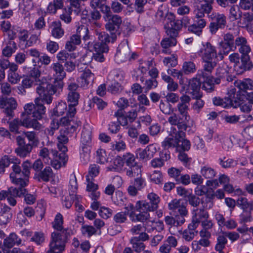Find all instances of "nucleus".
<instances>
[{"mask_svg":"<svg viewBox=\"0 0 253 253\" xmlns=\"http://www.w3.org/2000/svg\"><path fill=\"white\" fill-rule=\"evenodd\" d=\"M39 82L40 83L35 84L37 85L36 92L39 95V97L36 99L40 100V104H43L42 102H44L47 104H50L53 99L52 95L56 92L57 89L59 88L56 85V83L50 84L44 77L41 78V80Z\"/></svg>","mask_w":253,"mask_h":253,"instance_id":"1","label":"nucleus"},{"mask_svg":"<svg viewBox=\"0 0 253 253\" xmlns=\"http://www.w3.org/2000/svg\"><path fill=\"white\" fill-rule=\"evenodd\" d=\"M199 53H202V59L204 63L203 70L208 72V74L211 73L216 66V62L212 59L218 56L216 47L210 42H207L203 45V48Z\"/></svg>","mask_w":253,"mask_h":253,"instance_id":"2","label":"nucleus"},{"mask_svg":"<svg viewBox=\"0 0 253 253\" xmlns=\"http://www.w3.org/2000/svg\"><path fill=\"white\" fill-rule=\"evenodd\" d=\"M39 99H35V104L28 103L24 106V111L21 114V118H28L31 120H35L38 124H40L38 120L42 119V116L45 114V107L43 104H40Z\"/></svg>","mask_w":253,"mask_h":253,"instance_id":"3","label":"nucleus"},{"mask_svg":"<svg viewBox=\"0 0 253 253\" xmlns=\"http://www.w3.org/2000/svg\"><path fill=\"white\" fill-rule=\"evenodd\" d=\"M168 122L171 125L177 126V128L175 126L170 128L169 133L170 136H178L179 137H185L184 131L187 128L188 121H185L181 116L173 113L168 118Z\"/></svg>","mask_w":253,"mask_h":253,"instance_id":"4","label":"nucleus"},{"mask_svg":"<svg viewBox=\"0 0 253 253\" xmlns=\"http://www.w3.org/2000/svg\"><path fill=\"white\" fill-rule=\"evenodd\" d=\"M98 39L100 42H96L93 44L90 42H87L85 45H87V48H89L92 45L94 50L98 51H108L109 47L107 45L110 42H114L116 39L117 35L115 33H110V35L105 32H98L97 34Z\"/></svg>","mask_w":253,"mask_h":253,"instance_id":"5","label":"nucleus"},{"mask_svg":"<svg viewBox=\"0 0 253 253\" xmlns=\"http://www.w3.org/2000/svg\"><path fill=\"white\" fill-rule=\"evenodd\" d=\"M60 123L61 126H64V128L60 130V134L57 136L58 142L63 144H67L68 141L67 135L74 133L78 128V122L77 121H71L65 118L60 119Z\"/></svg>","mask_w":253,"mask_h":253,"instance_id":"6","label":"nucleus"},{"mask_svg":"<svg viewBox=\"0 0 253 253\" xmlns=\"http://www.w3.org/2000/svg\"><path fill=\"white\" fill-rule=\"evenodd\" d=\"M9 130L11 132L16 134L20 133L19 128L20 126H24L27 128H33L39 130L42 127L41 124H38L35 120H29L28 118L21 119L16 118L8 122Z\"/></svg>","mask_w":253,"mask_h":253,"instance_id":"7","label":"nucleus"},{"mask_svg":"<svg viewBox=\"0 0 253 253\" xmlns=\"http://www.w3.org/2000/svg\"><path fill=\"white\" fill-rule=\"evenodd\" d=\"M212 22L210 24L209 29L211 34H215L219 29H223L227 23L226 16L217 12L211 15Z\"/></svg>","mask_w":253,"mask_h":253,"instance_id":"8","label":"nucleus"},{"mask_svg":"<svg viewBox=\"0 0 253 253\" xmlns=\"http://www.w3.org/2000/svg\"><path fill=\"white\" fill-rule=\"evenodd\" d=\"M199 2H204L200 5L195 6L194 13L198 17H204L206 14L209 15L213 10L214 0H197Z\"/></svg>","mask_w":253,"mask_h":253,"instance_id":"9","label":"nucleus"},{"mask_svg":"<svg viewBox=\"0 0 253 253\" xmlns=\"http://www.w3.org/2000/svg\"><path fill=\"white\" fill-rule=\"evenodd\" d=\"M150 202H147L146 201H137L136 203V207L137 209L140 208V205H142L144 207V210L147 211H154L158 209V204L160 202V198L156 194L154 193H151L147 196Z\"/></svg>","mask_w":253,"mask_h":253,"instance_id":"10","label":"nucleus"},{"mask_svg":"<svg viewBox=\"0 0 253 253\" xmlns=\"http://www.w3.org/2000/svg\"><path fill=\"white\" fill-rule=\"evenodd\" d=\"M17 106V103L14 98L0 97V108L4 109V111L7 116L13 117L14 110L16 109Z\"/></svg>","mask_w":253,"mask_h":253,"instance_id":"11","label":"nucleus"},{"mask_svg":"<svg viewBox=\"0 0 253 253\" xmlns=\"http://www.w3.org/2000/svg\"><path fill=\"white\" fill-rule=\"evenodd\" d=\"M51 69L54 71L55 77L53 83H56V85L58 88H62L63 86L62 80L66 77V73L64 71V67L58 62L54 63L51 65Z\"/></svg>","mask_w":253,"mask_h":253,"instance_id":"12","label":"nucleus"},{"mask_svg":"<svg viewBox=\"0 0 253 253\" xmlns=\"http://www.w3.org/2000/svg\"><path fill=\"white\" fill-rule=\"evenodd\" d=\"M191 100L190 97L187 95H183L180 97V102L177 105V110L182 117L185 119V121L190 119V116L188 115L189 105Z\"/></svg>","mask_w":253,"mask_h":253,"instance_id":"13","label":"nucleus"},{"mask_svg":"<svg viewBox=\"0 0 253 253\" xmlns=\"http://www.w3.org/2000/svg\"><path fill=\"white\" fill-rule=\"evenodd\" d=\"M19 163V161L17 159H15L12 164V169L13 171L10 174V178L13 183L19 186V187L24 188L23 183L21 182L22 180H23L22 170L20 166L18 165Z\"/></svg>","mask_w":253,"mask_h":253,"instance_id":"14","label":"nucleus"},{"mask_svg":"<svg viewBox=\"0 0 253 253\" xmlns=\"http://www.w3.org/2000/svg\"><path fill=\"white\" fill-rule=\"evenodd\" d=\"M199 76L189 80L188 86V92L192 97H202V94L200 91L202 81Z\"/></svg>","mask_w":253,"mask_h":253,"instance_id":"15","label":"nucleus"},{"mask_svg":"<svg viewBox=\"0 0 253 253\" xmlns=\"http://www.w3.org/2000/svg\"><path fill=\"white\" fill-rule=\"evenodd\" d=\"M122 23V17L118 15L113 14L107 18V22L105 24L107 31L112 33L118 31Z\"/></svg>","mask_w":253,"mask_h":253,"instance_id":"16","label":"nucleus"},{"mask_svg":"<svg viewBox=\"0 0 253 253\" xmlns=\"http://www.w3.org/2000/svg\"><path fill=\"white\" fill-rule=\"evenodd\" d=\"M140 208L137 209L136 205L135 206L136 211H138V213H135L134 211H132L129 214V217L132 222H144L148 220L150 218L149 211L144 210L142 205H140Z\"/></svg>","mask_w":253,"mask_h":253,"instance_id":"17","label":"nucleus"},{"mask_svg":"<svg viewBox=\"0 0 253 253\" xmlns=\"http://www.w3.org/2000/svg\"><path fill=\"white\" fill-rule=\"evenodd\" d=\"M211 74H208V72L204 71L203 69L197 74V76H199V78H203V81H202L203 82L202 88L208 92L212 91L214 87V84L212 83V81L210 79Z\"/></svg>","mask_w":253,"mask_h":253,"instance_id":"18","label":"nucleus"},{"mask_svg":"<svg viewBox=\"0 0 253 253\" xmlns=\"http://www.w3.org/2000/svg\"><path fill=\"white\" fill-rule=\"evenodd\" d=\"M26 192L25 188L19 187L18 188L11 187L9 188L7 191L3 190L0 192V200L8 198L9 195H13L14 197H22Z\"/></svg>","mask_w":253,"mask_h":253,"instance_id":"19","label":"nucleus"},{"mask_svg":"<svg viewBox=\"0 0 253 253\" xmlns=\"http://www.w3.org/2000/svg\"><path fill=\"white\" fill-rule=\"evenodd\" d=\"M94 75L88 69H85L79 80V83L82 87H87L93 84L94 79Z\"/></svg>","mask_w":253,"mask_h":253,"instance_id":"20","label":"nucleus"},{"mask_svg":"<svg viewBox=\"0 0 253 253\" xmlns=\"http://www.w3.org/2000/svg\"><path fill=\"white\" fill-rule=\"evenodd\" d=\"M234 85L240 91L246 92L248 90L253 89V80L250 78L237 80Z\"/></svg>","mask_w":253,"mask_h":253,"instance_id":"21","label":"nucleus"},{"mask_svg":"<svg viewBox=\"0 0 253 253\" xmlns=\"http://www.w3.org/2000/svg\"><path fill=\"white\" fill-rule=\"evenodd\" d=\"M170 210L177 212L178 213L188 212L185 203L181 200L173 199L169 204Z\"/></svg>","mask_w":253,"mask_h":253,"instance_id":"22","label":"nucleus"},{"mask_svg":"<svg viewBox=\"0 0 253 253\" xmlns=\"http://www.w3.org/2000/svg\"><path fill=\"white\" fill-rule=\"evenodd\" d=\"M165 20V27H170L179 30L182 26L181 21L179 20H176L174 15L172 13H168Z\"/></svg>","mask_w":253,"mask_h":253,"instance_id":"23","label":"nucleus"},{"mask_svg":"<svg viewBox=\"0 0 253 253\" xmlns=\"http://www.w3.org/2000/svg\"><path fill=\"white\" fill-rule=\"evenodd\" d=\"M170 137H167L162 142V146L165 150L169 149L171 147H177L178 149L180 146L179 142H181V138L183 137H179L178 136H170Z\"/></svg>","mask_w":253,"mask_h":253,"instance_id":"24","label":"nucleus"},{"mask_svg":"<svg viewBox=\"0 0 253 253\" xmlns=\"http://www.w3.org/2000/svg\"><path fill=\"white\" fill-rule=\"evenodd\" d=\"M86 178V190L90 192V197L92 200H96L100 196V193L97 191L98 189V185L93 182L94 179H90L88 177Z\"/></svg>","mask_w":253,"mask_h":253,"instance_id":"25","label":"nucleus"},{"mask_svg":"<svg viewBox=\"0 0 253 253\" xmlns=\"http://www.w3.org/2000/svg\"><path fill=\"white\" fill-rule=\"evenodd\" d=\"M235 44L234 48H236V46H240L239 51L241 53H249L251 51V48L247 44V40L244 37H237L235 40Z\"/></svg>","mask_w":253,"mask_h":253,"instance_id":"26","label":"nucleus"},{"mask_svg":"<svg viewBox=\"0 0 253 253\" xmlns=\"http://www.w3.org/2000/svg\"><path fill=\"white\" fill-rule=\"evenodd\" d=\"M69 235L68 230H62L61 232H53L51 235V242H67Z\"/></svg>","mask_w":253,"mask_h":253,"instance_id":"27","label":"nucleus"},{"mask_svg":"<svg viewBox=\"0 0 253 253\" xmlns=\"http://www.w3.org/2000/svg\"><path fill=\"white\" fill-rule=\"evenodd\" d=\"M219 52L218 55L221 60L224 58V55H227L231 51H234V45L220 42L218 43Z\"/></svg>","mask_w":253,"mask_h":253,"instance_id":"28","label":"nucleus"},{"mask_svg":"<svg viewBox=\"0 0 253 253\" xmlns=\"http://www.w3.org/2000/svg\"><path fill=\"white\" fill-rule=\"evenodd\" d=\"M13 39V36L9 38V41L7 43L6 46L2 50V54L5 57H10L17 49L16 44L12 41Z\"/></svg>","mask_w":253,"mask_h":253,"instance_id":"29","label":"nucleus"},{"mask_svg":"<svg viewBox=\"0 0 253 253\" xmlns=\"http://www.w3.org/2000/svg\"><path fill=\"white\" fill-rule=\"evenodd\" d=\"M32 165L28 161H25L22 164L23 169L22 173L23 180H22L21 182L23 183L24 188L27 185L29 182V177L30 173V169Z\"/></svg>","mask_w":253,"mask_h":253,"instance_id":"30","label":"nucleus"},{"mask_svg":"<svg viewBox=\"0 0 253 253\" xmlns=\"http://www.w3.org/2000/svg\"><path fill=\"white\" fill-rule=\"evenodd\" d=\"M62 242H50L49 250L46 253H62L65 250L66 243Z\"/></svg>","mask_w":253,"mask_h":253,"instance_id":"31","label":"nucleus"},{"mask_svg":"<svg viewBox=\"0 0 253 253\" xmlns=\"http://www.w3.org/2000/svg\"><path fill=\"white\" fill-rule=\"evenodd\" d=\"M229 18L232 21L240 20L241 22L242 12L240 7L236 5H232L229 10Z\"/></svg>","mask_w":253,"mask_h":253,"instance_id":"32","label":"nucleus"},{"mask_svg":"<svg viewBox=\"0 0 253 253\" xmlns=\"http://www.w3.org/2000/svg\"><path fill=\"white\" fill-rule=\"evenodd\" d=\"M21 242V239L18 238L17 235L11 233L4 240L3 244L5 247L11 248L15 244L19 245Z\"/></svg>","mask_w":253,"mask_h":253,"instance_id":"33","label":"nucleus"},{"mask_svg":"<svg viewBox=\"0 0 253 253\" xmlns=\"http://www.w3.org/2000/svg\"><path fill=\"white\" fill-rule=\"evenodd\" d=\"M53 176V172L50 167H46L43 170H41L38 174L37 178L38 181L42 180L44 182H48Z\"/></svg>","mask_w":253,"mask_h":253,"instance_id":"34","label":"nucleus"},{"mask_svg":"<svg viewBox=\"0 0 253 253\" xmlns=\"http://www.w3.org/2000/svg\"><path fill=\"white\" fill-rule=\"evenodd\" d=\"M214 195L213 194H208L205 197H202L200 200L202 207L206 210L211 209L213 206L212 199Z\"/></svg>","mask_w":253,"mask_h":253,"instance_id":"35","label":"nucleus"},{"mask_svg":"<svg viewBox=\"0 0 253 253\" xmlns=\"http://www.w3.org/2000/svg\"><path fill=\"white\" fill-rule=\"evenodd\" d=\"M60 126H61L60 120L53 119L51 121L50 126L45 129V133L47 137L53 136L55 131L58 129Z\"/></svg>","mask_w":253,"mask_h":253,"instance_id":"36","label":"nucleus"},{"mask_svg":"<svg viewBox=\"0 0 253 253\" xmlns=\"http://www.w3.org/2000/svg\"><path fill=\"white\" fill-rule=\"evenodd\" d=\"M162 79L168 84L167 88L168 90L170 91H175L177 89L178 87V84L175 82L169 76L162 73Z\"/></svg>","mask_w":253,"mask_h":253,"instance_id":"37","label":"nucleus"},{"mask_svg":"<svg viewBox=\"0 0 253 253\" xmlns=\"http://www.w3.org/2000/svg\"><path fill=\"white\" fill-rule=\"evenodd\" d=\"M52 35L56 38H60L64 34V31L61 28V24L60 21H55L52 23Z\"/></svg>","mask_w":253,"mask_h":253,"instance_id":"38","label":"nucleus"},{"mask_svg":"<svg viewBox=\"0 0 253 253\" xmlns=\"http://www.w3.org/2000/svg\"><path fill=\"white\" fill-rule=\"evenodd\" d=\"M129 168L126 169V174L127 176L132 177L141 176V166L137 164L128 167Z\"/></svg>","mask_w":253,"mask_h":253,"instance_id":"39","label":"nucleus"},{"mask_svg":"<svg viewBox=\"0 0 253 253\" xmlns=\"http://www.w3.org/2000/svg\"><path fill=\"white\" fill-rule=\"evenodd\" d=\"M33 146L31 144H27L19 147L15 150V152L20 157H26L31 152Z\"/></svg>","mask_w":253,"mask_h":253,"instance_id":"40","label":"nucleus"},{"mask_svg":"<svg viewBox=\"0 0 253 253\" xmlns=\"http://www.w3.org/2000/svg\"><path fill=\"white\" fill-rule=\"evenodd\" d=\"M237 205L241 207L244 211L248 208H249L250 210H253V201L249 202L245 197H239L237 200Z\"/></svg>","mask_w":253,"mask_h":253,"instance_id":"41","label":"nucleus"},{"mask_svg":"<svg viewBox=\"0 0 253 253\" xmlns=\"http://www.w3.org/2000/svg\"><path fill=\"white\" fill-rule=\"evenodd\" d=\"M67 105L65 102H59L53 109L52 115L59 117L62 116L67 111Z\"/></svg>","mask_w":253,"mask_h":253,"instance_id":"42","label":"nucleus"},{"mask_svg":"<svg viewBox=\"0 0 253 253\" xmlns=\"http://www.w3.org/2000/svg\"><path fill=\"white\" fill-rule=\"evenodd\" d=\"M182 73L184 75H189L192 73H194L196 70V65L192 61H185L184 62L182 67Z\"/></svg>","mask_w":253,"mask_h":253,"instance_id":"43","label":"nucleus"},{"mask_svg":"<svg viewBox=\"0 0 253 253\" xmlns=\"http://www.w3.org/2000/svg\"><path fill=\"white\" fill-rule=\"evenodd\" d=\"M130 242L131 244L132 248L134 249L135 252L139 253L144 250L145 248L144 244L140 240H138L136 237L132 238Z\"/></svg>","mask_w":253,"mask_h":253,"instance_id":"44","label":"nucleus"},{"mask_svg":"<svg viewBox=\"0 0 253 253\" xmlns=\"http://www.w3.org/2000/svg\"><path fill=\"white\" fill-rule=\"evenodd\" d=\"M76 105H73L72 103H70L68 105L69 109L67 112L66 116L63 118L68 119L71 121H77L78 122V127L81 125V122L77 119L74 118V116L76 113V109L75 108Z\"/></svg>","mask_w":253,"mask_h":253,"instance_id":"45","label":"nucleus"},{"mask_svg":"<svg viewBox=\"0 0 253 253\" xmlns=\"http://www.w3.org/2000/svg\"><path fill=\"white\" fill-rule=\"evenodd\" d=\"M15 159L10 156H4L0 160V173L4 172L5 171L4 168L8 167L10 164H13Z\"/></svg>","mask_w":253,"mask_h":253,"instance_id":"46","label":"nucleus"},{"mask_svg":"<svg viewBox=\"0 0 253 253\" xmlns=\"http://www.w3.org/2000/svg\"><path fill=\"white\" fill-rule=\"evenodd\" d=\"M63 223L62 215L60 213L57 214L54 221L52 222V226L56 230V232H61L62 230H67V229L63 228Z\"/></svg>","mask_w":253,"mask_h":253,"instance_id":"47","label":"nucleus"},{"mask_svg":"<svg viewBox=\"0 0 253 253\" xmlns=\"http://www.w3.org/2000/svg\"><path fill=\"white\" fill-rule=\"evenodd\" d=\"M73 182L75 183V184L74 185H71V192H70V199L74 200L75 198L77 200V202L75 203V206L77 208V211L79 212H81L84 210V208L82 205L79 204V198L76 195L74 194V193L76 192V191L77 189V186L75 181H73Z\"/></svg>","mask_w":253,"mask_h":253,"instance_id":"48","label":"nucleus"},{"mask_svg":"<svg viewBox=\"0 0 253 253\" xmlns=\"http://www.w3.org/2000/svg\"><path fill=\"white\" fill-rule=\"evenodd\" d=\"M201 173L203 176L207 179H212L216 174L214 169L208 166H204L201 169Z\"/></svg>","mask_w":253,"mask_h":253,"instance_id":"49","label":"nucleus"},{"mask_svg":"<svg viewBox=\"0 0 253 253\" xmlns=\"http://www.w3.org/2000/svg\"><path fill=\"white\" fill-rule=\"evenodd\" d=\"M59 2L60 1L56 0L55 1H53V2H50L47 7V13L55 14L57 9L62 8L63 5L61 4V3Z\"/></svg>","mask_w":253,"mask_h":253,"instance_id":"50","label":"nucleus"},{"mask_svg":"<svg viewBox=\"0 0 253 253\" xmlns=\"http://www.w3.org/2000/svg\"><path fill=\"white\" fill-rule=\"evenodd\" d=\"M227 96L225 97V99L231 101V106H234L235 104L238 102L240 97H238V94H236V90L235 88H231L227 92Z\"/></svg>","mask_w":253,"mask_h":253,"instance_id":"51","label":"nucleus"},{"mask_svg":"<svg viewBox=\"0 0 253 253\" xmlns=\"http://www.w3.org/2000/svg\"><path fill=\"white\" fill-rule=\"evenodd\" d=\"M228 74V67L225 63H221L219 65L216 69V75L222 80L225 79L226 75Z\"/></svg>","mask_w":253,"mask_h":253,"instance_id":"52","label":"nucleus"},{"mask_svg":"<svg viewBox=\"0 0 253 253\" xmlns=\"http://www.w3.org/2000/svg\"><path fill=\"white\" fill-rule=\"evenodd\" d=\"M227 243V240L224 235H219L217 238V244L215 245V250L218 252L222 251Z\"/></svg>","mask_w":253,"mask_h":253,"instance_id":"53","label":"nucleus"},{"mask_svg":"<svg viewBox=\"0 0 253 253\" xmlns=\"http://www.w3.org/2000/svg\"><path fill=\"white\" fill-rule=\"evenodd\" d=\"M176 43V41L175 38H165L161 42V45L165 49L163 50V52L167 53V48L172 46H174Z\"/></svg>","mask_w":253,"mask_h":253,"instance_id":"54","label":"nucleus"},{"mask_svg":"<svg viewBox=\"0 0 253 253\" xmlns=\"http://www.w3.org/2000/svg\"><path fill=\"white\" fill-rule=\"evenodd\" d=\"M31 77L35 79L36 84L40 83L39 81L41 80L40 79L41 72L40 70V67L37 65H34V67L29 71Z\"/></svg>","mask_w":253,"mask_h":253,"instance_id":"55","label":"nucleus"},{"mask_svg":"<svg viewBox=\"0 0 253 253\" xmlns=\"http://www.w3.org/2000/svg\"><path fill=\"white\" fill-rule=\"evenodd\" d=\"M242 55L241 58L242 64L245 66L246 70H250L253 67V64L250 60L249 53H242Z\"/></svg>","mask_w":253,"mask_h":253,"instance_id":"56","label":"nucleus"},{"mask_svg":"<svg viewBox=\"0 0 253 253\" xmlns=\"http://www.w3.org/2000/svg\"><path fill=\"white\" fill-rule=\"evenodd\" d=\"M11 218V214L9 211L6 209L2 210L0 212V223L1 224H6L8 222Z\"/></svg>","mask_w":253,"mask_h":253,"instance_id":"57","label":"nucleus"},{"mask_svg":"<svg viewBox=\"0 0 253 253\" xmlns=\"http://www.w3.org/2000/svg\"><path fill=\"white\" fill-rule=\"evenodd\" d=\"M196 211L194 215V217L196 219H198L199 221H201L202 219H208L209 217V213L207 210L200 208L199 209H197L195 211Z\"/></svg>","mask_w":253,"mask_h":253,"instance_id":"58","label":"nucleus"},{"mask_svg":"<svg viewBox=\"0 0 253 253\" xmlns=\"http://www.w3.org/2000/svg\"><path fill=\"white\" fill-rule=\"evenodd\" d=\"M100 168L98 166L93 164L91 165L89 168L88 173L86 177H88L90 179H94V177L98 175L99 173Z\"/></svg>","mask_w":253,"mask_h":253,"instance_id":"59","label":"nucleus"},{"mask_svg":"<svg viewBox=\"0 0 253 253\" xmlns=\"http://www.w3.org/2000/svg\"><path fill=\"white\" fill-rule=\"evenodd\" d=\"M70 3V6L68 8H71L73 11L78 15L81 11V1L79 0H69Z\"/></svg>","mask_w":253,"mask_h":253,"instance_id":"60","label":"nucleus"},{"mask_svg":"<svg viewBox=\"0 0 253 253\" xmlns=\"http://www.w3.org/2000/svg\"><path fill=\"white\" fill-rule=\"evenodd\" d=\"M234 106L235 107H237L238 106H239L242 111L246 113L250 112L252 107L251 103L249 102H242V101L240 100V99H239L238 102L236 103Z\"/></svg>","mask_w":253,"mask_h":253,"instance_id":"61","label":"nucleus"},{"mask_svg":"<svg viewBox=\"0 0 253 253\" xmlns=\"http://www.w3.org/2000/svg\"><path fill=\"white\" fill-rule=\"evenodd\" d=\"M123 159L126 166L128 167L132 166L137 163L135 162V158L133 154L130 153H127L123 156Z\"/></svg>","mask_w":253,"mask_h":253,"instance_id":"62","label":"nucleus"},{"mask_svg":"<svg viewBox=\"0 0 253 253\" xmlns=\"http://www.w3.org/2000/svg\"><path fill=\"white\" fill-rule=\"evenodd\" d=\"M73 9L71 8H65L63 10V13L60 15V19L66 23H70L71 21V17L70 16Z\"/></svg>","mask_w":253,"mask_h":253,"instance_id":"63","label":"nucleus"},{"mask_svg":"<svg viewBox=\"0 0 253 253\" xmlns=\"http://www.w3.org/2000/svg\"><path fill=\"white\" fill-rule=\"evenodd\" d=\"M163 63L166 66L169 64L170 67H174L177 64V57L174 54H172L170 57H165Z\"/></svg>","mask_w":253,"mask_h":253,"instance_id":"64","label":"nucleus"}]
</instances>
